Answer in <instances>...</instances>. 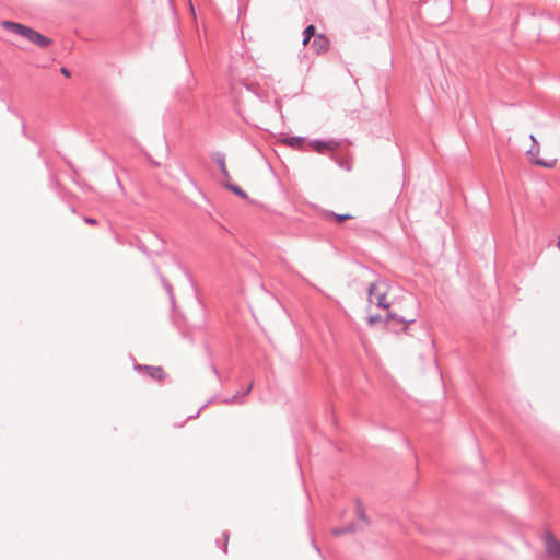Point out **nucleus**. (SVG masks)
I'll list each match as a JSON object with an SVG mask.
<instances>
[{
    "instance_id": "nucleus-10",
    "label": "nucleus",
    "mask_w": 560,
    "mask_h": 560,
    "mask_svg": "<svg viewBox=\"0 0 560 560\" xmlns=\"http://www.w3.org/2000/svg\"><path fill=\"white\" fill-rule=\"evenodd\" d=\"M282 142L291 148L301 149L304 143V140L303 138L300 137H289L282 139Z\"/></svg>"
},
{
    "instance_id": "nucleus-18",
    "label": "nucleus",
    "mask_w": 560,
    "mask_h": 560,
    "mask_svg": "<svg viewBox=\"0 0 560 560\" xmlns=\"http://www.w3.org/2000/svg\"><path fill=\"white\" fill-rule=\"evenodd\" d=\"M252 388H253V383L249 384V386H248V388L246 390V394L249 393L252 390Z\"/></svg>"
},
{
    "instance_id": "nucleus-16",
    "label": "nucleus",
    "mask_w": 560,
    "mask_h": 560,
    "mask_svg": "<svg viewBox=\"0 0 560 560\" xmlns=\"http://www.w3.org/2000/svg\"><path fill=\"white\" fill-rule=\"evenodd\" d=\"M311 40V37H306V35H304V39H303V46H306Z\"/></svg>"
},
{
    "instance_id": "nucleus-1",
    "label": "nucleus",
    "mask_w": 560,
    "mask_h": 560,
    "mask_svg": "<svg viewBox=\"0 0 560 560\" xmlns=\"http://www.w3.org/2000/svg\"><path fill=\"white\" fill-rule=\"evenodd\" d=\"M369 302L387 310L390 305L389 285L383 281L373 282L369 288Z\"/></svg>"
},
{
    "instance_id": "nucleus-14",
    "label": "nucleus",
    "mask_w": 560,
    "mask_h": 560,
    "mask_svg": "<svg viewBox=\"0 0 560 560\" xmlns=\"http://www.w3.org/2000/svg\"><path fill=\"white\" fill-rule=\"evenodd\" d=\"M221 171H222L223 175L228 178L229 174H228L224 161H221Z\"/></svg>"
},
{
    "instance_id": "nucleus-2",
    "label": "nucleus",
    "mask_w": 560,
    "mask_h": 560,
    "mask_svg": "<svg viewBox=\"0 0 560 560\" xmlns=\"http://www.w3.org/2000/svg\"><path fill=\"white\" fill-rule=\"evenodd\" d=\"M530 140L533 141V148L527 151L529 160L533 164L542 166L546 168H553L557 165L558 158L556 153H549L547 158L540 156V148L537 143V140L534 135L530 136Z\"/></svg>"
},
{
    "instance_id": "nucleus-3",
    "label": "nucleus",
    "mask_w": 560,
    "mask_h": 560,
    "mask_svg": "<svg viewBox=\"0 0 560 560\" xmlns=\"http://www.w3.org/2000/svg\"><path fill=\"white\" fill-rule=\"evenodd\" d=\"M1 26L5 30L10 31L11 33H14V34L25 38L26 40L30 39L32 33L34 32L33 28H31L26 25L16 23V22H12V21H2Z\"/></svg>"
},
{
    "instance_id": "nucleus-17",
    "label": "nucleus",
    "mask_w": 560,
    "mask_h": 560,
    "mask_svg": "<svg viewBox=\"0 0 560 560\" xmlns=\"http://www.w3.org/2000/svg\"><path fill=\"white\" fill-rule=\"evenodd\" d=\"M375 322H376V318H375L374 316H371V317L369 318V323H370V324H374Z\"/></svg>"
},
{
    "instance_id": "nucleus-15",
    "label": "nucleus",
    "mask_w": 560,
    "mask_h": 560,
    "mask_svg": "<svg viewBox=\"0 0 560 560\" xmlns=\"http://www.w3.org/2000/svg\"><path fill=\"white\" fill-rule=\"evenodd\" d=\"M61 72H62V74H63V75H66L67 78H69V77H70V71H69V70H67L66 68H62V69H61Z\"/></svg>"
},
{
    "instance_id": "nucleus-4",
    "label": "nucleus",
    "mask_w": 560,
    "mask_h": 560,
    "mask_svg": "<svg viewBox=\"0 0 560 560\" xmlns=\"http://www.w3.org/2000/svg\"><path fill=\"white\" fill-rule=\"evenodd\" d=\"M546 555L551 560H560V541L551 534L545 536Z\"/></svg>"
},
{
    "instance_id": "nucleus-12",
    "label": "nucleus",
    "mask_w": 560,
    "mask_h": 560,
    "mask_svg": "<svg viewBox=\"0 0 560 560\" xmlns=\"http://www.w3.org/2000/svg\"><path fill=\"white\" fill-rule=\"evenodd\" d=\"M331 218H334L337 222H343L347 219H351L353 215L351 214H330Z\"/></svg>"
},
{
    "instance_id": "nucleus-9",
    "label": "nucleus",
    "mask_w": 560,
    "mask_h": 560,
    "mask_svg": "<svg viewBox=\"0 0 560 560\" xmlns=\"http://www.w3.org/2000/svg\"><path fill=\"white\" fill-rule=\"evenodd\" d=\"M28 42L34 44V45H36V46H38V47H42V48H45V47H48V46L51 45V39H49L48 37L42 35L40 33H38L35 30L32 33Z\"/></svg>"
},
{
    "instance_id": "nucleus-13",
    "label": "nucleus",
    "mask_w": 560,
    "mask_h": 560,
    "mask_svg": "<svg viewBox=\"0 0 560 560\" xmlns=\"http://www.w3.org/2000/svg\"><path fill=\"white\" fill-rule=\"evenodd\" d=\"M304 35H306V37H313V36H316L315 35V26L314 25H308L304 32H303Z\"/></svg>"
},
{
    "instance_id": "nucleus-7",
    "label": "nucleus",
    "mask_w": 560,
    "mask_h": 560,
    "mask_svg": "<svg viewBox=\"0 0 560 560\" xmlns=\"http://www.w3.org/2000/svg\"><path fill=\"white\" fill-rule=\"evenodd\" d=\"M312 46L318 55L325 54L330 48V40L324 34H318L314 37Z\"/></svg>"
},
{
    "instance_id": "nucleus-5",
    "label": "nucleus",
    "mask_w": 560,
    "mask_h": 560,
    "mask_svg": "<svg viewBox=\"0 0 560 560\" xmlns=\"http://www.w3.org/2000/svg\"><path fill=\"white\" fill-rule=\"evenodd\" d=\"M355 512L358 515V520L355 523L349 525L347 528H343V529H334L332 533L335 535H340L346 532H354V530H358V529H361L362 527H364L368 524V521L364 515L363 509L360 504L357 505Z\"/></svg>"
},
{
    "instance_id": "nucleus-6",
    "label": "nucleus",
    "mask_w": 560,
    "mask_h": 560,
    "mask_svg": "<svg viewBox=\"0 0 560 560\" xmlns=\"http://www.w3.org/2000/svg\"><path fill=\"white\" fill-rule=\"evenodd\" d=\"M308 145L311 147L312 150L318 152V153H324L325 151H335L339 148V143L336 142V141H319V140H314V141H311L308 143Z\"/></svg>"
},
{
    "instance_id": "nucleus-8",
    "label": "nucleus",
    "mask_w": 560,
    "mask_h": 560,
    "mask_svg": "<svg viewBox=\"0 0 560 560\" xmlns=\"http://www.w3.org/2000/svg\"><path fill=\"white\" fill-rule=\"evenodd\" d=\"M137 369L144 371L149 376L158 381L165 377V372L162 366L138 365Z\"/></svg>"
},
{
    "instance_id": "nucleus-19",
    "label": "nucleus",
    "mask_w": 560,
    "mask_h": 560,
    "mask_svg": "<svg viewBox=\"0 0 560 560\" xmlns=\"http://www.w3.org/2000/svg\"><path fill=\"white\" fill-rule=\"evenodd\" d=\"M558 247H559V249H560V238H559V242H558Z\"/></svg>"
},
{
    "instance_id": "nucleus-11",
    "label": "nucleus",
    "mask_w": 560,
    "mask_h": 560,
    "mask_svg": "<svg viewBox=\"0 0 560 560\" xmlns=\"http://www.w3.org/2000/svg\"><path fill=\"white\" fill-rule=\"evenodd\" d=\"M228 187H229L230 190H232L233 192H235L236 195H238L243 199H247L248 198L247 194L244 190H242L241 187H238L236 185H232V184H228Z\"/></svg>"
}]
</instances>
